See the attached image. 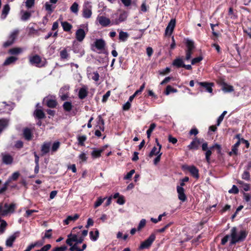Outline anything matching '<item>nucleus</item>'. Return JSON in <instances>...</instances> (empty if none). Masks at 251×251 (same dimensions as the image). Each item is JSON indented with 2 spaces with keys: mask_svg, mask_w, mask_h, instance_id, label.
I'll return each instance as SVG.
<instances>
[{
  "mask_svg": "<svg viewBox=\"0 0 251 251\" xmlns=\"http://www.w3.org/2000/svg\"><path fill=\"white\" fill-rule=\"evenodd\" d=\"M248 234V231L246 229L237 231L236 227H233L230 230V235L227 234L221 240V244L225 245L228 241L229 237H231L230 246L236 244L237 243L243 242Z\"/></svg>",
  "mask_w": 251,
  "mask_h": 251,
  "instance_id": "obj_1",
  "label": "nucleus"
},
{
  "mask_svg": "<svg viewBox=\"0 0 251 251\" xmlns=\"http://www.w3.org/2000/svg\"><path fill=\"white\" fill-rule=\"evenodd\" d=\"M29 61L30 64L38 68L44 67L46 62V61L43 62L41 57L38 54L30 56Z\"/></svg>",
  "mask_w": 251,
  "mask_h": 251,
  "instance_id": "obj_2",
  "label": "nucleus"
},
{
  "mask_svg": "<svg viewBox=\"0 0 251 251\" xmlns=\"http://www.w3.org/2000/svg\"><path fill=\"white\" fill-rule=\"evenodd\" d=\"M155 238L156 236L154 233L151 234L146 240L141 244L139 249L140 250H143L149 248L155 240Z\"/></svg>",
  "mask_w": 251,
  "mask_h": 251,
  "instance_id": "obj_3",
  "label": "nucleus"
},
{
  "mask_svg": "<svg viewBox=\"0 0 251 251\" xmlns=\"http://www.w3.org/2000/svg\"><path fill=\"white\" fill-rule=\"evenodd\" d=\"M92 5L90 1H85L83 7V17L85 18L88 19L92 15Z\"/></svg>",
  "mask_w": 251,
  "mask_h": 251,
  "instance_id": "obj_4",
  "label": "nucleus"
},
{
  "mask_svg": "<svg viewBox=\"0 0 251 251\" xmlns=\"http://www.w3.org/2000/svg\"><path fill=\"white\" fill-rule=\"evenodd\" d=\"M19 31L18 30L13 31L9 36L8 40L3 43V47L4 48H7L12 45L17 37Z\"/></svg>",
  "mask_w": 251,
  "mask_h": 251,
  "instance_id": "obj_5",
  "label": "nucleus"
},
{
  "mask_svg": "<svg viewBox=\"0 0 251 251\" xmlns=\"http://www.w3.org/2000/svg\"><path fill=\"white\" fill-rule=\"evenodd\" d=\"M4 209L2 211V216L7 215L8 213H13L16 208V204L15 203H11L9 205L7 203L4 204Z\"/></svg>",
  "mask_w": 251,
  "mask_h": 251,
  "instance_id": "obj_6",
  "label": "nucleus"
},
{
  "mask_svg": "<svg viewBox=\"0 0 251 251\" xmlns=\"http://www.w3.org/2000/svg\"><path fill=\"white\" fill-rule=\"evenodd\" d=\"M127 17V13L126 11H122L119 15L118 18L112 20V25H118L120 23L125 21Z\"/></svg>",
  "mask_w": 251,
  "mask_h": 251,
  "instance_id": "obj_7",
  "label": "nucleus"
},
{
  "mask_svg": "<svg viewBox=\"0 0 251 251\" xmlns=\"http://www.w3.org/2000/svg\"><path fill=\"white\" fill-rule=\"evenodd\" d=\"M20 234V232L19 231H17L9 236L6 240V246L8 247H12L13 246V243L15 241L16 238L19 237Z\"/></svg>",
  "mask_w": 251,
  "mask_h": 251,
  "instance_id": "obj_8",
  "label": "nucleus"
},
{
  "mask_svg": "<svg viewBox=\"0 0 251 251\" xmlns=\"http://www.w3.org/2000/svg\"><path fill=\"white\" fill-rule=\"evenodd\" d=\"M44 102L46 105L50 108H54L58 104V102L55 99H52L49 97H46L44 99Z\"/></svg>",
  "mask_w": 251,
  "mask_h": 251,
  "instance_id": "obj_9",
  "label": "nucleus"
},
{
  "mask_svg": "<svg viewBox=\"0 0 251 251\" xmlns=\"http://www.w3.org/2000/svg\"><path fill=\"white\" fill-rule=\"evenodd\" d=\"M176 23V21L175 19H172L170 20V22L169 23L165 29L166 35H167L168 34H169V35L172 34L175 27Z\"/></svg>",
  "mask_w": 251,
  "mask_h": 251,
  "instance_id": "obj_10",
  "label": "nucleus"
},
{
  "mask_svg": "<svg viewBox=\"0 0 251 251\" xmlns=\"http://www.w3.org/2000/svg\"><path fill=\"white\" fill-rule=\"evenodd\" d=\"M176 191L178 194V198L182 202L185 201L187 200V197L184 193V189L182 187L177 186Z\"/></svg>",
  "mask_w": 251,
  "mask_h": 251,
  "instance_id": "obj_11",
  "label": "nucleus"
},
{
  "mask_svg": "<svg viewBox=\"0 0 251 251\" xmlns=\"http://www.w3.org/2000/svg\"><path fill=\"white\" fill-rule=\"evenodd\" d=\"M187 170L194 178L198 179L200 177L199 169L196 166L194 165L188 166Z\"/></svg>",
  "mask_w": 251,
  "mask_h": 251,
  "instance_id": "obj_12",
  "label": "nucleus"
},
{
  "mask_svg": "<svg viewBox=\"0 0 251 251\" xmlns=\"http://www.w3.org/2000/svg\"><path fill=\"white\" fill-rule=\"evenodd\" d=\"M99 24L103 27H106L109 25L111 23L110 20L105 16H99L97 18Z\"/></svg>",
  "mask_w": 251,
  "mask_h": 251,
  "instance_id": "obj_13",
  "label": "nucleus"
},
{
  "mask_svg": "<svg viewBox=\"0 0 251 251\" xmlns=\"http://www.w3.org/2000/svg\"><path fill=\"white\" fill-rule=\"evenodd\" d=\"M88 94V88L86 86L84 85L79 90L78 96L79 99H84Z\"/></svg>",
  "mask_w": 251,
  "mask_h": 251,
  "instance_id": "obj_14",
  "label": "nucleus"
},
{
  "mask_svg": "<svg viewBox=\"0 0 251 251\" xmlns=\"http://www.w3.org/2000/svg\"><path fill=\"white\" fill-rule=\"evenodd\" d=\"M236 137L239 140L233 146H232L231 151L228 153V154L230 156H232L233 154L237 155L238 154V148L240 145V139L239 137V135H237Z\"/></svg>",
  "mask_w": 251,
  "mask_h": 251,
  "instance_id": "obj_15",
  "label": "nucleus"
},
{
  "mask_svg": "<svg viewBox=\"0 0 251 251\" xmlns=\"http://www.w3.org/2000/svg\"><path fill=\"white\" fill-rule=\"evenodd\" d=\"M86 33L83 29L79 28L75 32V38L79 42H82L85 38Z\"/></svg>",
  "mask_w": 251,
  "mask_h": 251,
  "instance_id": "obj_16",
  "label": "nucleus"
},
{
  "mask_svg": "<svg viewBox=\"0 0 251 251\" xmlns=\"http://www.w3.org/2000/svg\"><path fill=\"white\" fill-rule=\"evenodd\" d=\"M201 144L200 139L197 138H195L188 146V148L190 150H198L199 147Z\"/></svg>",
  "mask_w": 251,
  "mask_h": 251,
  "instance_id": "obj_17",
  "label": "nucleus"
},
{
  "mask_svg": "<svg viewBox=\"0 0 251 251\" xmlns=\"http://www.w3.org/2000/svg\"><path fill=\"white\" fill-rule=\"evenodd\" d=\"M198 84L204 88L206 91L210 93H212L213 91V89L212 88V86L213 85L212 83H208L207 82H197Z\"/></svg>",
  "mask_w": 251,
  "mask_h": 251,
  "instance_id": "obj_18",
  "label": "nucleus"
},
{
  "mask_svg": "<svg viewBox=\"0 0 251 251\" xmlns=\"http://www.w3.org/2000/svg\"><path fill=\"white\" fill-rule=\"evenodd\" d=\"M50 142H44L41 147V155L43 156L49 153L50 150Z\"/></svg>",
  "mask_w": 251,
  "mask_h": 251,
  "instance_id": "obj_19",
  "label": "nucleus"
},
{
  "mask_svg": "<svg viewBox=\"0 0 251 251\" xmlns=\"http://www.w3.org/2000/svg\"><path fill=\"white\" fill-rule=\"evenodd\" d=\"M95 46L98 50H101L104 49L105 42L102 39H97L95 42Z\"/></svg>",
  "mask_w": 251,
  "mask_h": 251,
  "instance_id": "obj_20",
  "label": "nucleus"
},
{
  "mask_svg": "<svg viewBox=\"0 0 251 251\" xmlns=\"http://www.w3.org/2000/svg\"><path fill=\"white\" fill-rule=\"evenodd\" d=\"M97 125L96 128L103 131L104 130V121L101 115H99L98 117Z\"/></svg>",
  "mask_w": 251,
  "mask_h": 251,
  "instance_id": "obj_21",
  "label": "nucleus"
},
{
  "mask_svg": "<svg viewBox=\"0 0 251 251\" xmlns=\"http://www.w3.org/2000/svg\"><path fill=\"white\" fill-rule=\"evenodd\" d=\"M34 116L35 118L39 120L46 118L45 114L42 109H36L34 112Z\"/></svg>",
  "mask_w": 251,
  "mask_h": 251,
  "instance_id": "obj_22",
  "label": "nucleus"
},
{
  "mask_svg": "<svg viewBox=\"0 0 251 251\" xmlns=\"http://www.w3.org/2000/svg\"><path fill=\"white\" fill-rule=\"evenodd\" d=\"M104 148L97 149L94 148L91 152V155L94 158H98L101 156V153L104 151Z\"/></svg>",
  "mask_w": 251,
  "mask_h": 251,
  "instance_id": "obj_23",
  "label": "nucleus"
},
{
  "mask_svg": "<svg viewBox=\"0 0 251 251\" xmlns=\"http://www.w3.org/2000/svg\"><path fill=\"white\" fill-rule=\"evenodd\" d=\"M79 217V215L77 214H75L74 215L68 216L67 218L64 220V225H68L71 221H75L77 220Z\"/></svg>",
  "mask_w": 251,
  "mask_h": 251,
  "instance_id": "obj_24",
  "label": "nucleus"
},
{
  "mask_svg": "<svg viewBox=\"0 0 251 251\" xmlns=\"http://www.w3.org/2000/svg\"><path fill=\"white\" fill-rule=\"evenodd\" d=\"M23 135H24L25 138L26 140L29 141V140H31L32 137V134L31 130L30 128H27V127L25 128L24 129V131H23Z\"/></svg>",
  "mask_w": 251,
  "mask_h": 251,
  "instance_id": "obj_25",
  "label": "nucleus"
},
{
  "mask_svg": "<svg viewBox=\"0 0 251 251\" xmlns=\"http://www.w3.org/2000/svg\"><path fill=\"white\" fill-rule=\"evenodd\" d=\"M10 9V6L8 4H6L4 5L1 15V18L2 19H5L6 18L9 12Z\"/></svg>",
  "mask_w": 251,
  "mask_h": 251,
  "instance_id": "obj_26",
  "label": "nucleus"
},
{
  "mask_svg": "<svg viewBox=\"0 0 251 251\" xmlns=\"http://www.w3.org/2000/svg\"><path fill=\"white\" fill-rule=\"evenodd\" d=\"M76 239L77 235L76 234L72 235V234H71L68 236V238L66 240V243L69 246H72L73 242H75Z\"/></svg>",
  "mask_w": 251,
  "mask_h": 251,
  "instance_id": "obj_27",
  "label": "nucleus"
},
{
  "mask_svg": "<svg viewBox=\"0 0 251 251\" xmlns=\"http://www.w3.org/2000/svg\"><path fill=\"white\" fill-rule=\"evenodd\" d=\"M183 64L184 62L182 59L179 58L175 59L172 63V65L177 68L183 67Z\"/></svg>",
  "mask_w": 251,
  "mask_h": 251,
  "instance_id": "obj_28",
  "label": "nucleus"
},
{
  "mask_svg": "<svg viewBox=\"0 0 251 251\" xmlns=\"http://www.w3.org/2000/svg\"><path fill=\"white\" fill-rule=\"evenodd\" d=\"M61 24L64 31L69 32L73 27L72 25L67 21L62 22Z\"/></svg>",
  "mask_w": 251,
  "mask_h": 251,
  "instance_id": "obj_29",
  "label": "nucleus"
},
{
  "mask_svg": "<svg viewBox=\"0 0 251 251\" xmlns=\"http://www.w3.org/2000/svg\"><path fill=\"white\" fill-rule=\"evenodd\" d=\"M13 161V157L9 154L4 155L2 157V161L5 164H11L12 163Z\"/></svg>",
  "mask_w": 251,
  "mask_h": 251,
  "instance_id": "obj_30",
  "label": "nucleus"
},
{
  "mask_svg": "<svg viewBox=\"0 0 251 251\" xmlns=\"http://www.w3.org/2000/svg\"><path fill=\"white\" fill-rule=\"evenodd\" d=\"M129 37V34L127 32L123 31H121L119 32V39L120 41L125 42L127 40Z\"/></svg>",
  "mask_w": 251,
  "mask_h": 251,
  "instance_id": "obj_31",
  "label": "nucleus"
},
{
  "mask_svg": "<svg viewBox=\"0 0 251 251\" xmlns=\"http://www.w3.org/2000/svg\"><path fill=\"white\" fill-rule=\"evenodd\" d=\"M62 107L65 111L70 112L73 107V105L71 101H65L64 102Z\"/></svg>",
  "mask_w": 251,
  "mask_h": 251,
  "instance_id": "obj_32",
  "label": "nucleus"
},
{
  "mask_svg": "<svg viewBox=\"0 0 251 251\" xmlns=\"http://www.w3.org/2000/svg\"><path fill=\"white\" fill-rule=\"evenodd\" d=\"M17 60H18V58L15 56H11L8 57V58H6V59L4 62L3 65L5 66L10 65V64L15 62Z\"/></svg>",
  "mask_w": 251,
  "mask_h": 251,
  "instance_id": "obj_33",
  "label": "nucleus"
},
{
  "mask_svg": "<svg viewBox=\"0 0 251 251\" xmlns=\"http://www.w3.org/2000/svg\"><path fill=\"white\" fill-rule=\"evenodd\" d=\"M185 44L187 47V49L186 50L193 51L194 49H195L194 41L187 39Z\"/></svg>",
  "mask_w": 251,
  "mask_h": 251,
  "instance_id": "obj_34",
  "label": "nucleus"
},
{
  "mask_svg": "<svg viewBox=\"0 0 251 251\" xmlns=\"http://www.w3.org/2000/svg\"><path fill=\"white\" fill-rule=\"evenodd\" d=\"M90 238L91 240L93 241H96L99 238V231L96 229L95 230V234H94L93 231H91L89 233Z\"/></svg>",
  "mask_w": 251,
  "mask_h": 251,
  "instance_id": "obj_35",
  "label": "nucleus"
},
{
  "mask_svg": "<svg viewBox=\"0 0 251 251\" xmlns=\"http://www.w3.org/2000/svg\"><path fill=\"white\" fill-rule=\"evenodd\" d=\"M11 180L9 178L5 182L3 187L0 189V195L2 194L7 189L8 186L11 182Z\"/></svg>",
  "mask_w": 251,
  "mask_h": 251,
  "instance_id": "obj_36",
  "label": "nucleus"
},
{
  "mask_svg": "<svg viewBox=\"0 0 251 251\" xmlns=\"http://www.w3.org/2000/svg\"><path fill=\"white\" fill-rule=\"evenodd\" d=\"M223 90L225 92H231L234 91L233 87L231 85H229L226 83H224Z\"/></svg>",
  "mask_w": 251,
  "mask_h": 251,
  "instance_id": "obj_37",
  "label": "nucleus"
},
{
  "mask_svg": "<svg viewBox=\"0 0 251 251\" xmlns=\"http://www.w3.org/2000/svg\"><path fill=\"white\" fill-rule=\"evenodd\" d=\"M177 92V90L173 88L171 85H169L166 87V88L164 91V94L166 95H169L171 93H176Z\"/></svg>",
  "mask_w": 251,
  "mask_h": 251,
  "instance_id": "obj_38",
  "label": "nucleus"
},
{
  "mask_svg": "<svg viewBox=\"0 0 251 251\" xmlns=\"http://www.w3.org/2000/svg\"><path fill=\"white\" fill-rule=\"evenodd\" d=\"M77 138L78 142V145L80 146H84V142L87 139L86 136L85 135L82 136H78Z\"/></svg>",
  "mask_w": 251,
  "mask_h": 251,
  "instance_id": "obj_39",
  "label": "nucleus"
},
{
  "mask_svg": "<svg viewBox=\"0 0 251 251\" xmlns=\"http://www.w3.org/2000/svg\"><path fill=\"white\" fill-rule=\"evenodd\" d=\"M22 52V49L19 48H14L9 50V53L12 55H17Z\"/></svg>",
  "mask_w": 251,
  "mask_h": 251,
  "instance_id": "obj_40",
  "label": "nucleus"
},
{
  "mask_svg": "<svg viewBox=\"0 0 251 251\" xmlns=\"http://www.w3.org/2000/svg\"><path fill=\"white\" fill-rule=\"evenodd\" d=\"M156 126V125L155 123H152L150 125L149 129L147 131V134L148 138H150L151 135Z\"/></svg>",
  "mask_w": 251,
  "mask_h": 251,
  "instance_id": "obj_41",
  "label": "nucleus"
},
{
  "mask_svg": "<svg viewBox=\"0 0 251 251\" xmlns=\"http://www.w3.org/2000/svg\"><path fill=\"white\" fill-rule=\"evenodd\" d=\"M8 121L6 119H2L0 120V133L7 126Z\"/></svg>",
  "mask_w": 251,
  "mask_h": 251,
  "instance_id": "obj_42",
  "label": "nucleus"
},
{
  "mask_svg": "<svg viewBox=\"0 0 251 251\" xmlns=\"http://www.w3.org/2000/svg\"><path fill=\"white\" fill-rule=\"evenodd\" d=\"M1 224L0 225V233H3L6 229L7 226L6 222L3 220H1Z\"/></svg>",
  "mask_w": 251,
  "mask_h": 251,
  "instance_id": "obj_43",
  "label": "nucleus"
},
{
  "mask_svg": "<svg viewBox=\"0 0 251 251\" xmlns=\"http://www.w3.org/2000/svg\"><path fill=\"white\" fill-rule=\"evenodd\" d=\"M31 16V14L30 12L28 11H25L22 15L21 17V19L22 21H26L28 20L30 17Z\"/></svg>",
  "mask_w": 251,
  "mask_h": 251,
  "instance_id": "obj_44",
  "label": "nucleus"
},
{
  "mask_svg": "<svg viewBox=\"0 0 251 251\" xmlns=\"http://www.w3.org/2000/svg\"><path fill=\"white\" fill-rule=\"evenodd\" d=\"M71 11L74 13H77L78 11V4L75 2L70 7Z\"/></svg>",
  "mask_w": 251,
  "mask_h": 251,
  "instance_id": "obj_45",
  "label": "nucleus"
},
{
  "mask_svg": "<svg viewBox=\"0 0 251 251\" xmlns=\"http://www.w3.org/2000/svg\"><path fill=\"white\" fill-rule=\"evenodd\" d=\"M227 111H224L222 114L218 117L217 121V126H219L223 121L225 116L226 114Z\"/></svg>",
  "mask_w": 251,
  "mask_h": 251,
  "instance_id": "obj_46",
  "label": "nucleus"
},
{
  "mask_svg": "<svg viewBox=\"0 0 251 251\" xmlns=\"http://www.w3.org/2000/svg\"><path fill=\"white\" fill-rule=\"evenodd\" d=\"M243 199L246 202H249L251 200V195L249 193L243 192Z\"/></svg>",
  "mask_w": 251,
  "mask_h": 251,
  "instance_id": "obj_47",
  "label": "nucleus"
},
{
  "mask_svg": "<svg viewBox=\"0 0 251 251\" xmlns=\"http://www.w3.org/2000/svg\"><path fill=\"white\" fill-rule=\"evenodd\" d=\"M60 56L61 58L63 59H67L69 57V54L66 49H64L60 52Z\"/></svg>",
  "mask_w": 251,
  "mask_h": 251,
  "instance_id": "obj_48",
  "label": "nucleus"
},
{
  "mask_svg": "<svg viewBox=\"0 0 251 251\" xmlns=\"http://www.w3.org/2000/svg\"><path fill=\"white\" fill-rule=\"evenodd\" d=\"M251 177L249 171H245L242 175V178L246 180H250Z\"/></svg>",
  "mask_w": 251,
  "mask_h": 251,
  "instance_id": "obj_49",
  "label": "nucleus"
},
{
  "mask_svg": "<svg viewBox=\"0 0 251 251\" xmlns=\"http://www.w3.org/2000/svg\"><path fill=\"white\" fill-rule=\"evenodd\" d=\"M60 143L58 141H56L53 143L52 147H51V151L55 152L57 151L60 147Z\"/></svg>",
  "mask_w": 251,
  "mask_h": 251,
  "instance_id": "obj_50",
  "label": "nucleus"
},
{
  "mask_svg": "<svg viewBox=\"0 0 251 251\" xmlns=\"http://www.w3.org/2000/svg\"><path fill=\"white\" fill-rule=\"evenodd\" d=\"M162 155V152H159V151H157V153L156 155L157 156L153 160V163L154 165H157L160 162Z\"/></svg>",
  "mask_w": 251,
  "mask_h": 251,
  "instance_id": "obj_51",
  "label": "nucleus"
},
{
  "mask_svg": "<svg viewBox=\"0 0 251 251\" xmlns=\"http://www.w3.org/2000/svg\"><path fill=\"white\" fill-rule=\"evenodd\" d=\"M211 150V149H210L209 150L206 151L205 152V159L208 164H210V156L212 154V151Z\"/></svg>",
  "mask_w": 251,
  "mask_h": 251,
  "instance_id": "obj_52",
  "label": "nucleus"
},
{
  "mask_svg": "<svg viewBox=\"0 0 251 251\" xmlns=\"http://www.w3.org/2000/svg\"><path fill=\"white\" fill-rule=\"evenodd\" d=\"M228 14L231 19H236L237 18V16L234 13L233 9L231 7H229L228 9Z\"/></svg>",
  "mask_w": 251,
  "mask_h": 251,
  "instance_id": "obj_53",
  "label": "nucleus"
},
{
  "mask_svg": "<svg viewBox=\"0 0 251 251\" xmlns=\"http://www.w3.org/2000/svg\"><path fill=\"white\" fill-rule=\"evenodd\" d=\"M203 59V57L202 56H199L197 57H195L191 60V64L194 65L198 63H199Z\"/></svg>",
  "mask_w": 251,
  "mask_h": 251,
  "instance_id": "obj_54",
  "label": "nucleus"
},
{
  "mask_svg": "<svg viewBox=\"0 0 251 251\" xmlns=\"http://www.w3.org/2000/svg\"><path fill=\"white\" fill-rule=\"evenodd\" d=\"M35 3V0H26L25 1V6L29 9L33 7Z\"/></svg>",
  "mask_w": 251,
  "mask_h": 251,
  "instance_id": "obj_55",
  "label": "nucleus"
},
{
  "mask_svg": "<svg viewBox=\"0 0 251 251\" xmlns=\"http://www.w3.org/2000/svg\"><path fill=\"white\" fill-rule=\"evenodd\" d=\"M54 7H52V5L49 3L48 2H46L45 4V9L49 14H51L53 11V9Z\"/></svg>",
  "mask_w": 251,
  "mask_h": 251,
  "instance_id": "obj_56",
  "label": "nucleus"
},
{
  "mask_svg": "<svg viewBox=\"0 0 251 251\" xmlns=\"http://www.w3.org/2000/svg\"><path fill=\"white\" fill-rule=\"evenodd\" d=\"M104 199H105V198L102 199L101 197L98 198L97 200L95 202L94 207L97 208V207L100 206L102 204V203L103 202Z\"/></svg>",
  "mask_w": 251,
  "mask_h": 251,
  "instance_id": "obj_57",
  "label": "nucleus"
},
{
  "mask_svg": "<svg viewBox=\"0 0 251 251\" xmlns=\"http://www.w3.org/2000/svg\"><path fill=\"white\" fill-rule=\"evenodd\" d=\"M228 193L230 194H237L239 193V189L236 185H233L232 188L228 191Z\"/></svg>",
  "mask_w": 251,
  "mask_h": 251,
  "instance_id": "obj_58",
  "label": "nucleus"
},
{
  "mask_svg": "<svg viewBox=\"0 0 251 251\" xmlns=\"http://www.w3.org/2000/svg\"><path fill=\"white\" fill-rule=\"evenodd\" d=\"M79 47H80V45L77 43L75 44V42L74 41V43H73V50L74 51V52L75 53H77L79 52Z\"/></svg>",
  "mask_w": 251,
  "mask_h": 251,
  "instance_id": "obj_59",
  "label": "nucleus"
},
{
  "mask_svg": "<svg viewBox=\"0 0 251 251\" xmlns=\"http://www.w3.org/2000/svg\"><path fill=\"white\" fill-rule=\"evenodd\" d=\"M146 224V220L144 219H142L140 221V222L138 225V226L137 227V230H141L142 228H143L145 226Z\"/></svg>",
  "mask_w": 251,
  "mask_h": 251,
  "instance_id": "obj_60",
  "label": "nucleus"
},
{
  "mask_svg": "<svg viewBox=\"0 0 251 251\" xmlns=\"http://www.w3.org/2000/svg\"><path fill=\"white\" fill-rule=\"evenodd\" d=\"M52 229H50L46 231L44 236L43 237V239L45 238L50 239L51 237Z\"/></svg>",
  "mask_w": 251,
  "mask_h": 251,
  "instance_id": "obj_61",
  "label": "nucleus"
},
{
  "mask_svg": "<svg viewBox=\"0 0 251 251\" xmlns=\"http://www.w3.org/2000/svg\"><path fill=\"white\" fill-rule=\"evenodd\" d=\"M172 224V223L170 222L169 224L165 225L163 227L160 228L157 230V232L159 233H162L164 232L167 228H169Z\"/></svg>",
  "mask_w": 251,
  "mask_h": 251,
  "instance_id": "obj_62",
  "label": "nucleus"
},
{
  "mask_svg": "<svg viewBox=\"0 0 251 251\" xmlns=\"http://www.w3.org/2000/svg\"><path fill=\"white\" fill-rule=\"evenodd\" d=\"M216 149L217 150V153L218 154H220L221 153L222 147H221V145H220L218 144H215L212 147H210V149Z\"/></svg>",
  "mask_w": 251,
  "mask_h": 251,
  "instance_id": "obj_63",
  "label": "nucleus"
},
{
  "mask_svg": "<svg viewBox=\"0 0 251 251\" xmlns=\"http://www.w3.org/2000/svg\"><path fill=\"white\" fill-rule=\"evenodd\" d=\"M110 91H108L103 96L102 99V102L103 103L105 102L110 95Z\"/></svg>",
  "mask_w": 251,
  "mask_h": 251,
  "instance_id": "obj_64",
  "label": "nucleus"
}]
</instances>
